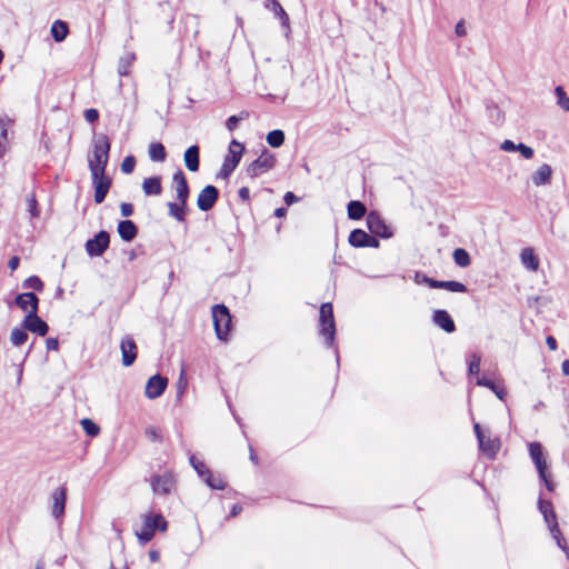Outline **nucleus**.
<instances>
[{
    "instance_id": "nucleus-1",
    "label": "nucleus",
    "mask_w": 569,
    "mask_h": 569,
    "mask_svg": "<svg viewBox=\"0 0 569 569\" xmlns=\"http://www.w3.org/2000/svg\"><path fill=\"white\" fill-rule=\"evenodd\" d=\"M110 141L106 134H99L92 141V156L88 159L90 172H106L109 161Z\"/></svg>"
},
{
    "instance_id": "nucleus-2",
    "label": "nucleus",
    "mask_w": 569,
    "mask_h": 569,
    "mask_svg": "<svg viewBox=\"0 0 569 569\" xmlns=\"http://www.w3.org/2000/svg\"><path fill=\"white\" fill-rule=\"evenodd\" d=\"M319 335L325 338L327 347H333L336 338V323L332 305L330 302L322 303L320 307Z\"/></svg>"
},
{
    "instance_id": "nucleus-3",
    "label": "nucleus",
    "mask_w": 569,
    "mask_h": 569,
    "mask_svg": "<svg viewBox=\"0 0 569 569\" xmlns=\"http://www.w3.org/2000/svg\"><path fill=\"white\" fill-rule=\"evenodd\" d=\"M244 151V146L233 139L228 149V154L226 156L221 169L219 171V177L223 179H228L230 174L234 171L237 166L239 164L242 154Z\"/></svg>"
},
{
    "instance_id": "nucleus-4",
    "label": "nucleus",
    "mask_w": 569,
    "mask_h": 569,
    "mask_svg": "<svg viewBox=\"0 0 569 569\" xmlns=\"http://www.w3.org/2000/svg\"><path fill=\"white\" fill-rule=\"evenodd\" d=\"M212 319L216 335L220 340H227L231 326V315L224 305H216L212 308Z\"/></svg>"
},
{
    "instance_id": "nucleus-5",
    "label": "nucleus",
    "mask_w": 569,
    "mask_h": 569,
    "mask_svg": "<svg viewBox=\"0 0 569 569\" xmlns=\"http://www.w3.org/2000/svg\"><path fill=\"white\" fill-rule=\"evenodd\" d=\"M274 164V156L268 150H263L262 153L247 167L246 171L247 174L253 179L271 170Z\"/></svg>"
},
{
    "instance_id": "nucleus-6",
    "label": "nucleus",
    "mask_w": 569,
    "mask_h": 569,
    "mask_svg": "<svg viewBox=\"0 0 569 569\" xmlns=\"http://www.w3.org/2000/svg\"><path fill=\"white\" fill-rule=\"evenodd\" d=\"M158 521H161L162 525L160 531H164L168 523L161 515H148L144 517L143 527L140 532H137V537L142 545L148 543L153 538Z\"/></svg>"
},
{
    "instance_id": "nucleus-7",
    "label": "nucleus",
    "mask_w": 569,
    "mask_h": 569,
    "mask_svg": "<svg viewBox=\"0 0 569 569\" xmlns=\"http://www.w3.org/2000/svg\"><path fill=\"white\" fill-rule=\"evenodd\" d=\"M367 227L369 231L376 237L389 239L392 237L393 232L386 223V221L381 218V216L375 211H371L367 214L366 218Z\"/></svg>"
},
{
    "instance_id": "nucleus-8",
    "label": "nucleus",
    "mask_w": 569,
    "mask_h": 569,
    "mask_svg": "<svg viewBox=\"0 0 569 569\" xmlns=\"http://www.w3.org/2000/svg\"><path fill=\"white\" fill-rule=\"evenodd\" d=\"M109 243V233L101 230L86 242V251L90 257H100L108 249Z\"/></svg>"
},
{
    "instance_id": "nucleus-9",
    "label": "nucleus",
    "mask_w": 569,
    "mask_h": 569,
    "mask_svg": "<svg viewBox=\"0 0 569 569\" xmlns=\"http://www.w3.org/2000/svg\"><path fill=\"white\" fill-rule=\"evenodd\" d=\"M92 186L94 188V202L101 203L107 197V193L111 187V179L106 172H93L91 173Z\"/></svg>"
},
{
    "instance_id": "nucleus-10",
    "label": "nucleus",
    "mask_w": 569,
    "mask_h": 569,
    "mask_svg": "<svg viewBox=\"0 0 569 569\" xmlns=\"http://www.w3.org/2000/svg\"><path fill=\"white\" fill-rule=\"evenodd\" d=\"M219 198V190L211 184L206 186L198 194L197 206L201 211L210 210Z\"/></svg>"
},
{
    "instance_id": "nucleus-11",
    "label": "nucleus",
    "mask_w": 569,
    "mask_h": 569,
    "mask_svg": "<svg viewBox=\"0 0 569 569\" xmlns=\"http://www.w3.org/2000/svg\"><path fill=\"white\" fill-rule=\"evenodd\" d=\"M168 385L167 378L154 375L147 381L144 395L148 399L159 398L166 390Z\"/></svg>"
},
{
    "instance_id": "nucleus-12",
    "label": "nucleus",
    "mask_w": 569,
    "mask_h": 569,
    "mask_svg": "<svg viewBox=\"0 0 569 569\" xmlns=\"http://www.w3.org/2000/svg\"><path fill=\"white\" fill-rule=\"evenodd\" d=\"M22 327L42 337L46 336L49 330L47 322L38 316V312L27 313L22 321Z\"/></svg>"
},
{
    "instance_id": "nucleus-13",
    "label": "nucleus",
    "mask_w": 569,
    "mask_h": 569,
    "mask_svg": "<svg viewBox=\"0 0 569 569\" xmlns=\"http://www.w3.org/2000/svg\"><path fill=\"white\" fill-rule=\"evenodd\" d=\"M122 365L130 367L137 358V345L131 336H124L120 342Z\"/></svg>"
},
{
    "instance_id": "nucleus-14",
    "label": "nucleus",
    "mask_w": 569,
    "mask_h": 569,
    "mask_svg": "<svg viewBox=\"0 0 569 569\" xmlns=\"http://www.w3.org/2000/svg\"><path fill=\"white\" fill-rule=\"evenodd\" d=\"M172 187L176 191V200L188 201L190 189L187 178L181 169L176 171L172 176Z\"/></svg>"
},
{
    "instance_id": "nucleus-15",
    "label": "nucleus",
    "mask_w": 569,
    "mask_h": 569,
    "mask_svg": "<svg viewBox=\"0 0 569 569\" xmlns=\"http://www.w3.org/2000/svg\"><path fill=\"white\" fill-rule=\"evenodd\" d=\"M529 455L537 468L539 478H545V471H547L548 465L543 457V450H542L541 443L530 442L529 443Z\"/></svg>"
},
{
    "instance_id": "nucleus-16",
    "label": "nucleus",
    "mask_w": 569,
    "mask_h": 569,
    "mask_svg": "<svg viewBox=\"0 0 569 569\" xmlns=\"http://www.w3.org/2000/svg\"><path fill=\"white\" fill-rule=\"evenodd\" d=\"M14 303L28 313L38 312L39 299L33 292L20 293L16 297Z\"/></svg>"
},
{
    "instance_id": "nucleus-17",
    "label": "nucleus",
    "mask_w": 569,
    "mask_h": 569,
    "mask_svg": "<svg viewBox=\"0 0 569 569\" xmlns=\"http://www.w3.org/2000/svg\"><path fill=\"white\" fill-rule=\"evenodd\" d=\"M67 500V489L64 487H60L56 489L52 493V510L51 513L56 519H60L64 513Z\"/></svg>"
},
{
    "instance_id": "nucleus-18",
    "label": "nucleus",
    "mask_w": 569,
    "mask_h": 569,
    "mask_svg": "<svg viewBox=\"0 0 569 569\" xmlns=\"http://www.w3.org/2000/svg\"><path fill=\"white\" fill-rule=\"evenodd\" d=\"M552 177V168L548 163H542L531 174L533 186L541 187L550 184Z\"/></svg>"
},
{
    "instance_id": "nucleus-19",
    "label": "nucleus",
    "mask_w": 569,
    "mask_h": 569,
    "mask_svg": "<svg viewBox=\"0 0 569 569\" xmlns=\"http://www.w3.org/2000/svg\"><path fill=\"white\" fill-rule=\"evenodd\" d=\"M168 214L178 222H184L188 214V201L176 200L167 203Z\"/></svg>"
},
{
    "instance_id": "nucleus-20",
    "label": "nucleus",
    "mask_w": 569,
    "mask_h": 569,
    "mask_svg": "<svg viewBox=\"0 0 569 569\" xmlns=\"http://www.w3.org/2000/svg\"><path fill=\"white\" fill-rule=\"evenodd\" d=\"M433 323L448 333L456 330V325L451 316L446 310H435L432 316Z\"/></svg>"
},
{
    "instance_id": "nucleus-21",
    "label": "nucleus",
    "mask_w": 569,
    "mask_h": 569,
    "mask_svg": "<svg viewBox=\"0 0 569 569\" xmlns=\"http://www.w3.org/2000/svg\"><path fill=\"white\" fill-rule=\"evenodd\" d=\"M152 490L158 495H167L171 491L173 481L168 475L154 476L151 480Z\"/></svg>"
},
{
    "instance_id": "nucleus-22",
    "label": "nucleus",
    "mask_w": 569,
    "mask_h": 569,
    "mask_svg": "<svg viewBox=\"0 0 569 569\" xmlns=\"http://www.w3.org/2000/svg\"><path fill=\"white\" fill-rule=\"evenodd\" d=\"M118 233L124 241H132L138 233L137 226L131 220H122L118 223Z\"/></svg>"
},
{
    "instance_id": "nucleus-23",
    "label": "nucleus",
    "mask_w": 569,
    "mask_h": 569,
    "mask_svg": "<svg viewBox=\"0 0 569 569\" xmlns=\"http://www.w3.org/2000/svg\"><path fill=\"white\" fill-rule=\"evenodd\" d=\"M520 261L529 271H537L539 269V258L535 254L532 248H525L521 250Z\"/></svg>"
},
{
    "instance_id": "nucleus-24",
    "label": "nucleus",
    "mask_w": 569,
    "mask_h": 569,
    "mask_svg": "<svg viewBox=\"0 0 569 569\" xmlns=\"http://www.w3.org/2000/svg\"><path fill=\"white\" fill-rule=\"evenodd\" d=\"M184 164L188 170L196 172L199 170V147L191 146L184 151Z\"/></svg>"
},
{
    "instance_id": "nucleus-25",
    "label": "nucleus",
    "mask_w": 569,
    "mask_h": 569,
    "mask_svg": "<svg viewBox=\"0 0 569 569\" xmlns=\"http://www.w3.org/2000/svg\"><path fill=\"white\" fill-rule=\"evenodd\" d=\"M142 190L146 196H160L162 193L161 177L146 178L142 182Z\"/></svg>"
},
{
    "instance_id": "nucleus-26",
    "label": "nucleus",
    "mask_w": 569,
    "mask_h": 569,
    "mask_svg": "<svg viewBox=\"0 0 569 569\" xmlns=\"http://www.w3.org/2000/svg\"><path fill=\"white\" fill-rule=\"evenodd\" d=\"M481 451L490 459H493L499 450L500 441L498 439L486 438L478 441Z\"/></svg>"
},
{
    "instance_id": "nucleus-27",
    "label": "nucleus",
    "mask_w": 569,
    "mask_h": 569,
    "mask_svg": "<svg viewBox=\"0 0 569 569\" xmlns=\"http://www.w3.org/2000/svg\"><path fill=\"white\" fill-rule=\"evenodd\" d=\"M430 288L433 289H446L451 292H466L467 287L459 281H439L430 283Z\"/></svg>"
},
{
    "instance_id": "nucleus-28",
    "label": "nucleus",
    "mask_w": 569,
    "mask_h": 569,
    "mask_svg": "<svg viewBox=\"0 0 569 569\" xmlns=\"http://www.w3.org/2000/svg\"><path fill=\"white\" fill-rule=\"evenodd\" d=\"M69 32L67 22L62 20H56L51 26V36L57 42L63 41Z\"/></svg>"
},
{
    "instance_id": "nucleus-29",
    "label": "nucleus",
    "mask_w": 569,
    "mask_h": 569,
    "mask_svg": "<svg viewBox=\"0 0 569 569\" xmlns=\"http://www.w3.org/2000/svg\"><path fill=\"white\" fill-rule=\"evenodd\" d=\"M347 211L349 219L359 220L366 214L367 208L362 202L352 200L348 203Z\"/></svg>"
},
{
    "instance_id": "nucleus-30",
    "label": "nucleus",
    "mask_w": 569,
    "mask_h": 569,
    "mask_svg": "<svg viewBox=\"0 0 569 569\" xmlns=\"http://www.w3.org/2000/svg\"><path fill=\"white\" fill-rule=\"evenodd\" d=\"M149 158L156 162H163L167 158V151L161 142H152L149 146Z\"/></svg>"
},
{
    "instance_id": "nucleus-31",
    "label": "nucleus",
    "mask_w": 569,
    "mask_h": 569,
    "mask_svg": "<svg viewBox=\"0 0 569 569\" xmlns=\"http://www.w3.org/2000/svg\"><path fill=\"white\" fill-rule=\"evenodd\" d=\"M368 233L362 229H355L349 234V243L355 248H366Z\"/></svg>"
},
{
    "instance_id": "nucleus-32",
    "label": "nucleus",
    "mask_w": 569,
    "mask_h": 569,
    "mask_svg": "<svg viewBox=\"0 0 569 569\" xmlns=\"http://www.w3.org/2000/svg\"><path fill=\"white\" fill-rule=\"evenodd\" d=\"M136 60V56L132 52L124 53L120 59L118 63V73L121 77L128 76L130 72V67Z\"/></svg>"
},
{
    "instance_id": "nucleus-33",
    "label": "nucleus",
    "mask_w": 569,
    "mask_h": 569,
    "mask_svg": "<svg viewBox=\"0 0 569 569\" xmlns=\"http://www.w3.org/2000/svg\"><path fill=\"white\" fill-rule=\"evenodd\" d=\"M487 116L493 124H501L505 120L502 110L495 103H488L486 106Z\"/></svg>"
},
{
    "instance_id": "nucleus-34",
    "label": "nucleus",
    "mask_w": 569,
    "mask_h": 569,
    "mask_svg": "<svg viewBox=\"0 0 569 569\" xmlns=\"http://www.w3.org/2000/svg\"><path fill=\"white\" fill-rule=\"evenodd\" d=\"M477 385L489 388L500 400H503L507 395L502 387H498L492 380L487 379L486 377H479L477 379Z\"/></svg>"
},
{
    "instance_id": "nucleus-35",
    "label": "nucleus",
    "mask_w": 569,
    "mask_h": 569,
    "mask_svg": "<svg viewBox=\"0 0 569 569\" xmlns=\"http://www.w3.org/2000/svg\"><path fill=\"white\" fill-rule=\"evenodd\" d=\"M24 328L14 327L10 333V341L14 347L22 346L28 340V333Z\"/></svg>"
},
{
    "instance_id": "nucleus-36",
    "label": "nucleus",
    "mask_w": 569,
    "mask_h": 569,
    "mask_svg": "<svg viewBox=\"0 0 569 569\" xmlns=\"http://www.w3.org/2000/svg\"><path fill=\"white\" fill-rule=\"evenodd\" d=\"M452 257L455 263L461 268L468 267L471 262L469 253L462 248L455 249Z\"/></svg>"
},
{
    "instance_id": "nucleus-37",
    "label": "nucleus",
    "mask_w": 569,
    "mask_h": 569,
    "mask_svg": "<svg viewBox=\"0 0 569 569\" xmlns=\"http://www.w3.org/2000/svg\"><path fill=\"white\" fill-rule=\"evenodd\" d=\"M267 142L272 148H279L284 142V133L282 130H272L267 134Z\"/></svg>"
},
{
    "instance_id": "nucleus-38",
    "label": "nucleus",
    "mask_w": 569,
    "mask_h": 569,
    "mask_svg": "<svg viewBox=\"0 0 569 569\" xmlns=\"http://www.w3.org/2000/svg\"><path fill=\"white\" fill-rule=\"evenodd\" d=\"M202 479L211 489L222 490L226 487L224 480L220 476H213L210 471Z\"/></svg>"
},
{
    "instance_id": "nucleus-39",
    "label": "nucleus",
    "mask_w": 569,
    "mask_h": 569,
    "mask_svg": "<svg viewBox=\"0 0 569 569\" xmlns=\"http://www.w3.org/2000/svg\"><path fill=\"white\" fill-rule=\"evenodd\" d=\"M550 533H551L552 538L555 539L557 546L566 553V557L569 560V548L566 542V539L561 535L559 526L553 528Z\"/></svg>"
},
{
    "instance_id": "nucleus-40",
    "label": "nucleus",
    "mask_w": 569,
    "mask_h": 569,
    "mask_svg": "<svg viewBox=\"0 0 569 569\" xmlns=\"http://www.w3.org/2000/svg\"><path fill=\"white\" fill-rule=\"evenodd\" d=\"M555 94L557 104L565 111H569V97H567L565 89L561 86L556 87Z\"/></svg>"
},
{
    "instance_id": "nucleus-41",
    "label": "nucleus",
    "mask_w": 569,
    "mask_h": 569,
    "mask_svg": "<svg viewBox=\"0 0 569 569\" xmlns=\"http://www.w3.org/2000/svg\"><path fill=\"white\" fill-rule=\"evenodd\" d=\"M81 426L84 432L90 437H96L100 432L99 426L93 422L91 419L84 418L81 420Z\"/></svg>"
},
{
    "instance_id": "nucleus-42",
    "label": "nucleus",
    "mask_w": 569,
    "mask_h": 569,
    "mask_svg": "<svg viewBox=\"0 0 569 569\" xmlns=\"http://www.w3.org/2000/svg\"><path fill=\"white\" fill-rule=\"evenodd\" d=\"M22 286H23V288L33 289V290H37V291H42L43 290V282L37 276H31V277L27 278L23 281Z\"/></svg>"
},
{
    "instance_id": "nucleus-43",
    "label": "nucleus",
    "mask_w": 569,
    "mask_h": 569,
    "mask_svg": "<svg viewBox=\"0 0 569 569\" xmlns=\"http://www.w3.org/2000/svg\"><path fill=\"white\" fill-rule=\"evenodd\" d=\"M190 463L201 478H203L210 471L206 465L198 460L193 455L190 457Z\"/></svg>"
},
{
    "instance_id": "nucleus-44",
    "label": "nucleus",
    "mask_w": 569,
    "mask_h": 569,
    "mask_svg": "<svg viewBox=\"0 0 569 569\" xmlns=\"http://www.w3.org/2000/svg\"><path fill=\"white\" fill-rule=\"evenodd\" d=\"M480 361H481V358L477 353H473L470 357L469 366H468V371H469L470 375H478L479 373V371H480Z\"/></svg>"
},
{
    "instance_id": "nucleus-45",
    "label": "nucleus",
    "mask_w": 569,
    "mask_h": 569,
    "mask_svg": "<svg viewBox=\"0 0 569 569\" xmlns=\"http://www.w3.org/2000/svg\"><path fill=\"white\" fill-rule=\"evenodd\" d=\"M274 14L281 20L282 24H287L289 21L288 14L277 0H272Z\"/></svg>"
},
{
    "instance_id": "nucleus-46",
    "label": "nucleus",
    "mask_w": 569,
    "mask_h": 569,
    "mask_svg": "<svg viewBox=\"0 0 569 569\" xmlns=\"http://www.w3.org/2000/svg\"><path fill=\"white\" fill-rule=\"evenodd\" d=\"M134 166H136V159L133 156H128L123 159L122 163H121V171L123 173H131L134 169Z\"/></svg>"
},
{
    "instance_id": "nucleus-47",
    "label": "nucleus",
    "mask_w": 569,
    "mask_h": 569,
    "mask_svg": "<svg viewBox=\"0 0 569 569\" xmlns=\"http://www.w3.org/2000/svg\"><path fill=\"white\" fill-rule=\"evenodd\" d=\"M517 151L527 160L532 159L535 156V150L521 142L517 144Z\"/></svg>"
},
{
    "instance_id": "nucleus-48",
    "label": "nucleus",
    "mask_w": 569,
    "mask_h": 569,
    "mask_svg": "<svg viewBox=\"0 0 569 569\" xmlns=\"http://www.w3.org/2000/svg\"><path fill=\"white\" fill-rule=\"evenodd\" d=\"M542 516L550 532L552 531L553 528L558 527L557 516L553 511V508L550 510V512H547Z\"/></svg>"
},
{
    "instance_id": "nucleus-49",
    "label": "nucleus",
    "mask_w": 569,
    "mask_h": 569,
    "mask_svg": "<svg viewBox=\"0 0 569 569\" xmlns=\"http://www.w3.org/2000/svg\"><path fill=\"white\" fill-rule=\"evenodd\" d=\"M542 516L550 532L552 531L553 528L558 527L557 516L553 511V508L550 510V512H547Z\"/></svg>"
},
{
    "instance_id": "nucleus-50",
    "label": "nucleus",
    "mask_w": 569,
    "mask_h": 569,
    "mask_svg": "<svg viewBox=\"0 0 569 569\" xmlns=\"http://www.w3.org/2000/svg\"><path fill=\"white\" fill-rule=\"evenodd\" d=\"M27 203H28V211L30 212L31 217H33V218L38 217L39 216L38 202H37V199L34 198V196L29 197L27 200Z\"/></svg>"
},
{
    "instance_id": "nucleus-51",
    "label": "nucleus",
    "mask_w": 569,
    "mask_h": 569,
    "mask_svg": "<svg viewBox=\"0 0 569 569\" xmlns=\"http://www.w3.org/2000/svg\"><path fill=\"white\" fill-rule=\"evenodd\" d=\"M538 508H539V511L542 515H545L547 512H550V510L553 508V506H552L551 501L540 498L538 501Z\"/></svg>"
},
{
    "instance_id": "nucleus-52",
    "label": "nucleus",
    "mask_w": 569,
    "mask_h": 569,
    "mask_svg": "<svg viewBox=\"0 0 569 569\" xmlns=\"http://www.w3.org/2000/svg\"><path fill=\"white\" fill-rule=\"evenodd\" d=\"M517 144L513 141L506 139L501 142L500 149L505 152H515L517 151Z\"/></svg>"
},
{
    "instance_id": "nucleus-53",
    "label": "nucleus",
    "mask_w": 569,
    "mask_h": 569,
    "mask_svg": "<svg viewBox=\"0 0 569 569\" xmlns=\"http://www.w3.org/2000/svg\"><path fill=\"white\" fill-rule=\"evenodd\" d=\"M84 119L90 122V123H93L96 122L98 119H99V112L97 109H88L84 111Z\"/></svg>"
},
{
    "instance_id": "nucleus-54",
    "label": "nucleus",
    "mask_w": 569,
    "mask_h": 569,
    "mask_svg": "<svg viewBox=\"0 0 569 569\" xmlns=\"http://www.w3.org/2000/svg\"><path fill=\"white\" fill-rule=\"evenodd\" d=\"M146 435L149 437L152 441H161V435L158 429L153 427H149L146 429Z\"/></svg>"
},
{
    "instance_id": "nucleus-55",
    "label": "nucleus",
    "mask_w": 569,
    "mask_h": 569,
    "mask_svg": "<svg viewBox=\"0 0 569 569\" xmlns=\"http://www.w3.org/2000/svg\"><path fill=\"white\" fill-rule=\"evenodd\" d=\"M415 280H416L417 283H425V284H427L429 287H430V283L436 282L435 279H431V278H429L426 274H422L420 272L416 273Z\"/></svg>"
},
{
    "instance_id": "nucleus-56",
    "label": "nucleus",
    "mask_w": 569,
    "mask_h": 569,
    "mask_svg": "<svg viewBox=\"0 0 569 569\" xmlns=\"http://www.w3.org/2000/svg\"><path fill=\"white\" fill-rule=\"evenodd\" d=\"M120 211L123 217H130L133 213V206L130 202H122Z\"/></svg>"
},
{
    "instance_id": "nucleus-57",
    "label": "nucleus",
    "mask_w": 569,
    "mask_h": 569,
    "mask_svg": "<svg viewBox=\"0 0 569 569\" xmlns=\"http://www.w3.org/2000/svg\"><path fill=\"white\" fill-rule=\"evenodd\" d=\"M0 140L8 141V122L0 120Z\"/></svg>"
},
{
    "instance_id": "nucleus-58",
    "label": "nucleus",
    "mask_w": 569,
    "mask_h": 569,
    "mask_svg": "<svg viewBox=\"0 0 569 569\" xmlns=\"http://www.w3.org/2000/svg\"><path fill=\"white\" fill-rule=\"evenodd\" d=\"M240 119L241 118L238 116H231L226 122V127L228 128V130L233 131Z\"/></svg>"
},
{
    "instance_id": "nucleus-59",
    "label": "nucleus",
    "mask_w": 569,
    "mask_h": 569,
    "mask_svg": "<svg viewBox=\"0 0 569 569\" xmlns=\"http://www.w3.org/2000/svg\"><path fill=\"white\" fill-rule=\"evenodd\" d=\"M541 481H543L546 488L548 491H553L555 490V482H552L550 480V473H548V471H545V478H540Z\"/></svg>"
},
{
    "instance_id": "nucleus-60",
    "label": "nucleus",
    "mask_w": 569,
    "mask_h": 569,
    "mask_svg": "<svg viewBox=\"0 0 569 569\" xmlns=\"http://www.w3.org/2000/svg\"><path fill=\"white\" fill-rule=\"evenodd\" d=\"M46 347L48 351L58 350L59 341L57 338H48L46 341Z\"/></svg>"
},
{
    "instance_id": "nucleus-61",
    "label": "nucleus",
    "mask_w": 569,
    "mask_h": 569,
    "mask_svg": "<svg viewBox=\"0 0 569 569\" xmlns=\"http://www.w3.org/2000/svg\"><path fill=\"white\" fill-rule=\"evenodd\" d=\"M283 200L287 206H291L298 201V197L293 192L288 191V192H286Z\"/></svg>"
},
{
    "instance_id": "nucleus-62",
    "label": "nucleus",
    "mask_w": 569,
    "mask_h": 569,
    "mask_svg": "<svg viewBox=\"0 0 569 569\" xmlns=\"http://www.w3.org/2000/svg\"><path fill=\"white\" fill-rule=\"evenodd\" d=\"M366 242V248H378L380 246L379 240L370 234L368 236V240Z\"/></svg>"
},
{
    "instance_id": "nucleus-63",
    "label": "nucleus",
    "mask_w": 569,
    "mask_h": 569,
    "mask_svg": "<svg viewBox=\"0 0 569 569\" xmlns=\"http://www.w3.org/2000/svg\"><path fill=\"white\" fill-rule=\"evenodd\" d=\"M455 32H456V34H457L458 37H463V36H466L467 31H466V27H465V24H463V22H462V21H460V22H458V23L456 24Z\"/></svg>"
},
{
    "instance_id": "nucleus-64",
    "label": "nucleus",
    "mask_w": 569,
    "mask_h": 569,
    "mask_svg": "<svg viewBox=\"0 0 569 569\" xmlns=\"http://www.w3.org/2000/svg\"><path fill=\"white\" fill-rule=\"evenodd\" d=\"M19 263H20V259H19V257L14 256V257H12V258L9 260V262H8V267H9V269H10L11 271H14V270H17V269H18Z\"/></svg>"
}]
</instances>
